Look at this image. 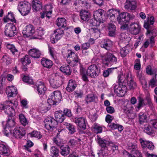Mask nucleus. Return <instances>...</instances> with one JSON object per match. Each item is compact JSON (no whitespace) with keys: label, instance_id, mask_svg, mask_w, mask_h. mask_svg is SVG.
I'll return each mask as SVG.
<instances>
[{"label":"nucleus","instance_id":"f257e3e1","mask_svg":"<svg viewBox=\"0 0 157 157\" xmlns=\"http://www.w3.org/2000/svg\"><path fill=\"white\" fill-rule=\"evenodd\" d=\"M96 140L101 147L99 154L103 156L113 153L118 149V146L111 141L103 140L102 138H97Z\"/></svg>","mask_w":157,"mask_h":157},{"label":"nucleus","instance_id":"f03ea898","mask_svg":"<svg viewBox=\"0 0 157 157\" xmlns=\"http://www.w3.org/2000/svg\"><path fill=\"white\" fill-rule=\"evenodd\" d=\"M80 71L82 79L85 82H87L89 80L86 74L91 78H95L99 75L100 69L97 65L93 64L90 66L86 70L81 66Z\"/></svg>","mask_w":157,"mask_h":157},{"label":"nucleus","instance_id":"7ed1b4c3","mask_svg":"<svg viewBox=\"0 0 157 157\" xmlns=\"http://www.w3.org/2000/svg\"><path fill=\"white\" fill-rule=\"evenodd\" d=\"M105 11L102 9H98L94 12V20L91 19L90 22L92 26H99L103 20V16L105 14Z\"/></svg>","mask_w":157,"mask_h":157},{"label":"nucleus","instance_id":"20e7f679","mask_svg":"<svg viewBox=\"0 0 157 157\" xmlns=\"http://www.w3.org/2000/svg\"><path fill=\"white\" fill-rule=\"evenodd\" d=\"M62 96L60 91L56 90L49 95L47 102L50 105H57L61 100Z\"/></svg>","mask_w":157,"mask_h":157},{"label":"nucleus","instance_id":"39448f33","mask_svg":"<svg viewBox=\"0 0 157 157\" xmlns=\"http://www.w3.org/2000/svg\"><path fill=\"white\" fill-rule=\"evenodd\" d=\"M31 6L27 2H20L18 4L17 9L21 15L23 16H26L30 12Z\"/></svg>","mask_w":157,"mask_h":157},{"label":"nucleus","instance_id":"423d86ee","mask_svg":"<svg viewBox=\"0 0 157 157\" xmlns=\"http://www.w3.org/2000/svg\"><path fill=\"white\" fill-rule=\"evenodd\" d=\"M100 57L104 64L108 66L109 64L116 63L117 60V58L111 53L107 52L105 54H101Z\"/></svg>","mask_w":157,"mask_h":157},{"label":"nucleus","instance_id":"0eeeda50","mask_svg":"<svg viewBox=\"0 0 157 157\" xmlns=\"http://www.w3.org/2000/svg\"><path fill=\"white\" fill-rule=\"evenodd\" d=\"M67 60L68 63L71 64L73 67L77 66L78 61V54L71 50H68Z\"/></svg>","mask_w":157,"mask_h":157},{"label":"nucleus","instance_id":"6e6552de","mask_svg":"<svg viewBox=\"0 0 157 157\" xmlns=\"http://www.w3.org/2000/svg\"><path fill=\"white\" fill-rule=\"evenodd\" d=\"M44 122L46 128L50 131L54 129L57 124L56 120L51 117H48L45 119Z\"/></svg>","mask_w":157,"mask_h":157},{"label":"nucleus","instance_id":"1a4fd4ad","mask_svg":"<svg viewBox=\"0 0 157 157\" xmlns=\"http://www.w3.org/2000/svg\"><path fill=\"white\" fill-rule=\"evenodd\" d=\"M5 33L6 35L7 36H14L16 33V27L12 23L7 24L5 27Z\"/></svg>","mask_w":157,"mask_h":157},{"label":"nucleus","instance_id":"9d476101","mask_svg":"<svg viewBox=\"0 0 157 157\" xmlns=\"http://www.w3.org/2000/svg\"><path fill=\"white\" fill-rule=\"evenodd\" d=\"M63 31L60 29H57L55 30L51 37V41L52 43L54 44L62 37Z\"/></svg>","mask_w":157,"mask_h":157},{"label":"nucleus","instance_id":"9b49d317","mask_svg":"<svg viewBox=\"0 0 157 157\" xmlns=\"http://www.w3.org/2000/svg\"><path fill=\"white\" fill-rule=\"evenodd\" d=\"M15 122L14 119H9L7 122L6 127L4 128L3 133L6 136H9L11 128L14 126Z\"/></svg>","mask_w":157,"mask_h":157},{"label":"nucleus","instance_id":"f8f14e48","mask_svg":"<svg viewBox=\"0 0 157 157\" xmlns=\"http://www.w3.org/2000/svg\"><path fill=\"white\" fill-rule=\"evenodd\" d=\"M35 29L32 25H29L23 29L22 33L25 37H28L33 35L35 33Z\"/></svg>","mask_w":157,"mask_h":157},{"label":"nucleus","instance_id":"ddd939ff","mask_svg":"<svg viewBox=\"0 0 157 157\" xmlns=\"http://www.w3.org/2000/svg\"><path fill=\"white\" fill-rule=\"evenodd\" d=\"M117 19L118 23L120 24H123V22L126 23L129 20L130 17V15L128 13L123 12L118 15Z\"/></svg>","mask_w":157,"mask_h":157},{"label":"nucleus","instance_id":"4468645a","mask_svg":"<svg viewBox=\"0 0 157 157\" xmlns=\"http://www.w3.org/2000/svg\"><path fill=\"white\" fill-rule=\"evenodd\" d=\"M0 109L4 110L5 113L9 116H13L15 115V111L13 108L6 104L5 105L0 104Z\"/></svg>","mask_w":157,"mask_h":157},{"label":"nucleus","instance_id":"2eb2a0df","mask_svg":"<svg viewBox=\"0 0 157 157\" xmlns=\"http://www.w3.org/2000/svg\"><path fill=\"white\" fill-rule=\"evenodd\" d=\"M141 30V26L138 23H132L129 27V31L132 34L136 35L138 34Z\"/></svg>","mask_w":157,"mask_h":157},{"label":"nucleus","instance_id":"dca6fc26","mask_svg":"<svg viewBox=\"0 0 157 157\" xmlns=\"http://www.w3.org/2000/svg\"><path fill=\"white\" fill-rule=\"evenodd\" d=\"M25 134V130L23 128L20 127L16 126L13 130L12 134V136L17 137L18 136L20 137L21 136H23Z\"/></svg>","mask_w":157,"mask_h":157},{"label":"nucleus","instance_id":"f3484780","mask_svg":"<svg viewBox=\"0 0 157 157\" xmlns=\"http://www.w3.org/2000/svg\"><path fill=\"white\" fill-rule=\"evenodd\" d=\"M61 78L58 76L54 78L51 79L49 82L50 85L53 88H57L59 87L62 84Z\"/></svg>","mask_w":157,"mask_h":157},{"label":"nucleus","instance_id":"a211bd4d","mask_svg":"<svg viewBox=\"0 0 157 157\" xmlns=\"http://www.w3.org/2000/svg\"><path fill=\"white\" fill-rule=\"evenodd\" d=\"M36 89L39 95L44 94L46 90L44 83L41 81H38L36 84Z\"/></svg>","mask_w":157,"mask_h":157},{"label":"nucleus","instance_id":"6ab92c4d","mask_svg":"<svg viewBox=\"0 0 157 157\" xmlns=\"http://www.w3.org/2000/svg\"><path fill=\"white\" fill-rule=\"evenodd\" d=\"M6 93L8 97H14L17 94V90L14 86H8L6 88Z\"/></svg>","mask_w":157,"mask_h":157},{"label":"nucleus","instance_id":"aec40b11","mask_svg":"<svg viewBox=\"0 0 157 157\" xmlns=\"http://www.w3.org/2000/svg\"><path fill=\"white\" fill-rule=\"evenodd\" d=\"M136 7V3L131 0H127L125 3L124 8L129 11L135 10Z\"/></svg>","mask_w":157,"mask_h":157},{"label":"nucleus","instance_id":"412c9836","mask_svg":"<svg viewBox=\"0 0 157 157\" xmlns=\"http://www.w3.org/2000/svg\"><path fill=\"white\" fill-rule=\"evenodd\" d=\"M80 17L82 20L84 21H88L90 18V14L88 10H82L80 13Z\"/></svg>","mask_w":157,"mask_h":157},{"label":"nucleus","instance_id":"4be33fe9","mask_svg":"<svg viewBox=\"0 0 157 157\" xmlns=\"http://www.w3.org/2000/svg\"><path fill=\"white\" fill-rule=\"evenodd\" d=\"M29 54L32 57L37 58L40 57L41 52L39 49L34 48L30 49L29 51Z\"/></svg>","mask_w":157,"mask_h":157},{"label":"nucleus","instance_id":"5701e85b","mask_svg":"<svg viewBox=\"0 0 157 157\" xmlns=\"http://www.w3.org/2000/svg\"><path fill=\"white\" fill-rule=\"evenodd\" d=\"M76 86L75 82L73 80H70L69 81L66 89L68 91L71 92L75 89Z\"/></svg>","mask_w":157,"mask_h":157},{"label":"nucleus","instance_id":"b1692460","mask_svg":"<svg viewBox=\"0 0 157 157\" xmlns=\"http://www.w3.org/2000/svg\"><path fill=\"white\" fill-rule=\"evenodd\" d=\"M146 105L144 100L141 97L138 98V101L137 105L135 107L136 110L137 111H139L140 109Z\"/></svg>","mask_w":157,"mask_h":157},{"label":"nucleus","instance_id":"393cba45","mask_svg":"<svg viewBox=\"0 0 157 157\" xmlns=\"http://www.w3.org/2000/svg\"><path fill=\"white\" fill-rule=\"evenodd\" d=\"M125 157H142V153L138 150H135L133 154H129L127 151H125L124 153Z\"/></svg>","mask_w":157,"mask_h":157},{"label":"nucleus","instance_id":"a878e982","mask_svg":"<svg viewBox=\"0 0 157 157\" xmlns=\"http://www.w3.org/2000/svg\"><path fill=\"white\" fill-rule=\"evenodd\" d=\"M41 63L44 67L48 68H50L53 64L51 60L46 58H43L41 59Z\"/></svg>","mask_w":157,"mask_h":157},{"label":"nucleus","instance_id":"bb28decb","mask_svg":"<svg viewBox=\"0 0 157 157\" xmlns=\"http://www.w3.org/2000/svg\"><path fill=\"white\" fill-rule=\"evenodd\" d=\"M55 117L56 119V121L57 123V122L61 123L65 119L64 115L60 111L56 112L55 113Z\"/></svg>","mask_w":157,"mask_h":157},{"label":"nucleus","instance_id":"cd10ccee","mask_svg":"<svg viewBox=\"0 0 157 157\" xmlns=\"http://www.w3.org/2000/svg\"><path fill=\"white\" fill-rule=\"evenodd\" d=\"M109 33V35L111 36H114L115 34L116 27L114 24L112 23L109 24L107 25Z\"/></svg>","mask_w":157,"mask_h":157},{"label":"nucleus","instance_id":"c85d7f7f","mask_svg":"<svg viewBox=\"0 0 157 157\" xmlns=\"http://www.w3.org/2000/svg\"><path fill=\"white\" fill-rule=\"evenodd\" d=\"M32 4L33 8L36 11L39 10L42 7V3L38 0H33Z\"/></svg>","mask_w":157,"mask_h":157},{"label":"nucleus","instance_id":"c756f323","mask_svg":"<svg viewBox=\"0 0 157 157\" xmlns=\"http://www.w3.org/2000/svg\"><path fill=\"white\" fill-rule=\"evenodd\" d=\"M112 45V42L111 40L109 39H106L104 40L101 47L105 48L107 50H109L110 49Z\"/></svg>","mask_w":157,"mask_h":157},{"label":"nucleus","instance_id":"7c9ffc66","mask_svg":"<svg viewBox=\"0 0 157 157\" xmlns=\"http://www.w3.org/2000/svg\"><path fill=\"white\" fill-rule=\"evenodd\" d=\"M6 46L7 48L10 50L13 55H17L19 54L18 51L13 45L7 44Z\"/></svg>","mask_w":157,"mask_h":157},{"label":"nucleus","instance_id":"2f4dec72","mask_svg":"<svg viewBox=\"0 0 157 157\" xmlns=\"http://www.w3.org/2000/svg\"><path fill=\"white\" fill-rule=\"evenodd\" d=\"M109 16L110 17L111 20L113 21L115 18L116 17H117L119 14V12L118 11L114 9H110L109 10Z\"/></svg>","mask_w":157,"mask_h":157},{"label":"nucleus","instance_id":"473e14b6","mask_svg":"<svg viewBox=\"0 0 157 157\" xmlns=\"http://www.w3.org/2000/svg\"><path fill=\"white\" fill-rule=\"evenodd\" d=\"M156 114L154 113L151 114L149 116V119H150L151 124L153 127L157 129V119H155Z\"/></svg>","mask_w":157,"mask_h":157},{"label":"nucleus","instance_id":"72a5a7b5","mask_svg":"<svg viewBox=\"0 0 157 157\" xmlns=\"http://www.w3.org/2000/svg\"><path fill=\"white\" fill-rule=\"evenodd\" d=\"M60 70L67 75H70L71 74V70L69 65H64L60 68Z\"/></svg>","mask_w":157,"mask_h":157},{"label":"nucleus","instance_id":"f704fd0d","mask_svg":"<svg viewBox=\"0 0 157 157\" xmlns=\"http://www.w3.org/2000/svg\"><path fill=\"white\" fill-rule=\"evenodd\" d=\"M36 33L38 37H36L35 38L40 39H42V36L45 33V29L44 28L42 27H38L36 29Z\"/></svg>","mask_w":157,"mask_h":157},{"label":"nucleus","instance_id":"c9c22d12","mask_svg":"<svg viewBox=\"0 0 157 157\" xmlns=\"http://www.w3.org/2000/svg\"><path fill=\"white\" fill-rule=\"evenodd\" d=\"M57 25L59 27H65L67 25L66 21L64 18H59L56 20Z\"/></svg>","mask_w":157,"mask_h":157},{"label":"nucleus","instance_id":"e433bc0d","mask_svg":"<svg viewBox=\"0 0 157 157\" xmlns=\"http://www.w3.org/2000/svg\"><path fill=\"white\" fill-rule=\"evenodd\" d=\"M70 147L67 145L65 147H61V154L62 155L66 156L70 152Z\"/></svg>","mask_w":157,"mask_h":157},{"label":"nucleus","instance_id":"4c0bfd02","mask_svg":"<svg viewBox=\"0 0 157 157\" xmlns=\"http://www.w3.org/2000/svg\"><path fill=\"white\" fill-rule=\"evenodd\" d=\"M118 82L122 84H125L126 85V81L125 75L122 72H120L117 76Z\"/></svg>","mask_w":157,"mask_h":157},{"label":"nucleus","instance_id":"58836bf2","mask_svg":"<svg viewBox=\"0 0 157 157\" xmlns=\"http://www.w3.org/2000/svg\"><path fill=\"white\" fill-rule=\"evenodd\" d=\"M119 93H116L117 94H119L120 96H124L127 92V87L125 84L121 85V86L119 88Z\"/></svg>","mask_w":157,"mask_h":157},{"label":"nucleus","instance_id":"ea45409f","mask_svg":"<svg viewBox=\"0 0 157 157\" xmlns=\"http://www.w3.org/2000/svg\"><path fill=\"white\" fill-rule=\"evenodd\" d=\"M22 65L27 66L31 63V60L28 55H26L21 59Z\"/></svg>","mask_w":157,"mask_h":157},{"label":"nucleus","instance_id":"a19ab883","mask_svg":"<svg viewBox=\"0 0 157 157\" xmlns=\"http://www.w3.org/2000/svg\"><path fill=\"white\" fill-rule=\"evenodd\" d=\"M155 41L154 38L151 36L150 39L147 40L144 44L143 46L144 48H147L149 44H151V46L152 47L154 44Z\"/></svg>","mask_w":157,"mask_h":157},{"label":"nucleus","instance_id":"79ce46f5","mask_svg":"<svg viewBox=\"0 0 157 157\" xmlns=\"http://www.w3.org/2000/svg\"><path fill=\"white\" fill-rule=\"evenodd\" d=\"M45 13L47 14V17H49L52 13V8L53 7L52 5H46L45 6Z\"/></svg>","mask_w":157,"mask_h":157},{"label":"nucleus","instance_id":"37998d69","mask_svg":"<svg viewBox=\"0 0 157 157\" xmlns=\"http://www.w3.org/2000/svg\"><path fill=\"white\" fill-rule=\"evenodd\" d=\"M51 155L52 157H56L59 155V150L55 146H52L51 148Z\"/></svg>","mask_w":157,"mask_h":157},{"label":"nucleus","instance_id":"c03bdc74","mask_svg":"<svg viewBox=\"0 0 157 157\" xmlns=\"http://www.w3.org/2000/svg\"><path fill=\"white\" fill-rule=\"evenodd\" d=\"M119 38L122 40L129 42L131 40L129 35L127 33H122L120 36Z\"/></svg>","mask_w":157,"mask_h":157},{"label":"nucleus","instance_id":"a18cd8bd","mask_svg":"<svg viewBox=\"0 0 157 157\" xmlns=\"http://www.w3.org/2000/svg\"><path fill=\"white\" fill-rule=\"evenodd\" d=\"M97 97L93 94L88 95L86 98V101L87 103L94 102L96 101Z\"/></svg>","mask_w":157,"mask_h":157},{"label":"nucleus","instance_id":"49530a36","mask_svg":"<svg viewBox=\"0 0 157 157\" xmlns=\"http://www.w3.org/2000/svg\"><path fill=\"white\" fill-rule=\"evenodd\" d=\"M92 128L94 132L97 134L101 132L102 131V127L96 123L92 126Z\"/></svg>","mask_w":157,"mask_h":157},{"label":"nucleus","instance_id":"de8ad7c7","mask_svg":"<svg viewBox=\"0 0 157 157\" xmlns=\"http://www.w3.org/2000/svg\"><path fill=\"white\" fill-rule=\"evenodd\" d=\"M64 125L66 126V128L68 129L69 134H71L75 131L74 126L73 125L67 122H65Z\"/></svg>","mask_w":157,"mask_h":157},{"label":"nucleus","instance_id":"09e8293b","mask_svg":"<svg viewBox=\"0 0 157 157\" xmlns=\"http://www.w3.org/2000/svg\"><path fill=\"white\" fill-rule=\"evenodd\" d=\"M19 119L21 123L23 126H25L28 124V120L23 114H19Z\"/></svg>","mask_w":157,"mask_h":157},{"label":"nucleus","instance_id":"8fccbe9b","mask_svg":"<svg viewBox=\"0 0 157 157\" xmlns=\"http://www.w3.org/2000/svg\"><path fill=\"white\" fill-rule=\"evenodd\" d=\"M27 136L28 137H41L42 135L40 134V132L36 131H34L28 134Z\"/></svg>","mask_w":157,"mask_h":157},{"label":"nucleus","instance_id":"3c124183","mask_svg":"<svg viewBox=\"0 0 157 157\" xmlns=\"http://www.w3.org/2000/svg\"><path fill=\"white\" fill-rule=\"evenodd\" d=\"M86 124L85 120L83 117L79 118V128L82 129H86Z\"/></svg>","mask_w":157,"mask_h":157},{"label":"nucleus","instance_id":"603ef678","mask_svg":"<svg viewBox=\"0 0 157 157\" xmlns=\"http://www.w3.org/2000/svg\"><path fill=\"white\" fill-rule=\"evenodd\" d=\"M128 48V47L126 46L121 49L120 53L122 57H125L128 53L129 52Z\"/></svg>","mask_w":157,"mask_h":157},{"label":"nucleus","instance_id":"864d4df0","mask_svg":"<svg viewBox=\"0 0 157 157\" xmlns=\"http://www.w3.org/2000/svg\"><path fill=\"white\" fill-rule=\"evenodd\" d=\"M144 131L147 134L151 135L154 132V131L150 125H147L145 126Z\"/></svg>","mask_w":157,"mask_h":157},{"label":"nucleus","instance_id":"5fc2aeb1","mask_svg":"<svg viewBox=\"0 0 157 157\" xmlns=\"http://www.w3.org/2000/svg\"><path fill=\"white\" fill-rule=\"evenodd\" d=\"M91 31L93 33L92 35L94 36V38L96 39L98 38L100 35V32L97 28H93L91 29Z\"/></svg>","mask_w":157,"mask_h":157},{"label":"nucleus","instance_id":"6e6d98bb","mask_svg":"<svg viewBox=\"0 0 157 157\" xmlns=\"http://www.w3.org/2000/svg\"><path fill=\"white\" fill-rule=\"evenodd\" d=\"M127 84L130 89H132L135 88L136 86V84L134 82L133 78L127 81Z\"/></svg>","mask_w":157,"mask_h":157},{"label":"nucleus","instance_id":"4d7b16f0","mask_svg":"<svg viewBox=\"0 0 157 157\" xmlns=\"http://www.w3.org/2000/svg\"><path fill=\"white\" fill-rule=\"evenodd\" d=\"M127 115L128 118L130 119H133L136 117L135 113L131 109L128 110L127 111Z\"/></svg>","mask_w":157,"mask_h":157},{"label":"nucleus","instance_id":"13d9d810","mask_svg":"<svg viewBox=\"0 0 157 157\" xmlns=\"http://www.w3.org/2000/svg\"><path fill=\"white\" fill-rule=\"evenodd\" d=\"M139 121L140 124L147 121V116L144 113H140L139 114Z\"/></svg>","mask_w":157,"mask_h":157},{"label":"nucleus","instance_id":"bf43d9fd","mask_svg":"<svg viewBox=\"0 0 157 157\" xmlns=\"http://www.w3.org/2000/svg\"><path fill=\"white\" fill-rule=\"evenodd\" d=\"M7 148L4 144L0 143V154H6L7 153Z\"/></svg>","mask_w":157,"mask_h":157},{"label":"nucleus","instance_id":"052dcab7","mask_svg":"<svg viewBox=\"0 0 157 157\" xmlns=\"http://www.w3.org/2000/svg\"><path fill=\"white\" fill-rule=\"evenodd\" d=\"M23 80L25 82L27 83L32 84L33 83V82L32 78L26 76H24L23 78Z\"/></svg>","mask_w":157,"mask_h":157},{"label":"nucleus","instance_id":"680f3d73","mask_svg":"<svg viewBox=\"0 0 157 157\" xmlns=\"http://www.w3.org/2000/svg\"><path fill=\"white\" fill-rule=\"evenodd\" d=\"M117 67L110 68H108L106 70L104 71L103 75L105 77H108L110 73H111L114 69L117 68Z\"/></svg>","mask_w":157,"mask_h":157},{"label":"nucleus","instance_id":"e2e57ef3","mask_svg":"<svg viewBox=\"0 0 157 157\" xmlns=\"http://www.w3.org/2000/svg\"><path fill=\"white\" fill-rule=\"evenodd\" d=\"M2 60L3 62L6 64H9L11 62V59L9 56L6 55L3 56Z\"/></svg>","mask_w":157,"mask_h":157},{"label":"nucleus","instance_id":"0e129e2a","mask_svg":"<svg viewBox=\"0 0 157 157\" xmlns=\"http://www.w3.org/2000/svg\"><path fill=\"white\" fill-rule=\"evenodd\" d=\"M124 75L125 80L126 79L127 81L130 80H131V79L133 78L131 72L129 71L126 72V74Z\"/></svg>","mask_w":157,"mask_h":157},{"label":"nucleus","instance_id":"69168bd1","mask_svg":"<svg viewBox=\"0 0 157 157\" xmlns=\"http://www.w3.org/2000/svg\"><path fill=\"white\" fill-rule=\"evenodd\" d=\"M53 141L55 143L57 146H60L63 143V141L60 138H54Z\"/></svg>","mask_w":157,"mask_h":157},{"label":"nucleus","instance_id":"338daca9","mask_svg":"<svg viewBox=\"0 0 157 157\" xmlns=\"http://www.w3.org/2000/svg\"><path fill=\"white\" fill-rule=\"evenodd\" d=\"M134 69L136 70H140V61L139 59H137L135 61L134 66Z\"/></svg>","mask_w":157,"mask_h":157},{"label":"nucleus","instance_id":"774afa93","mask_svg":"<svg viewBox=\"0 0 157 157\" xmlns=\"http://www.w3.org/2000/svg\"><path fill=\"white\" fill-rule=\"evenodd\" d=\"M140 141L142 147L143 148H145L147 147V145L149 142L148 141L144 140L141 138L140 139Z\"/></svg>","mask_w":157,"mask_h":157}]
</instances>
